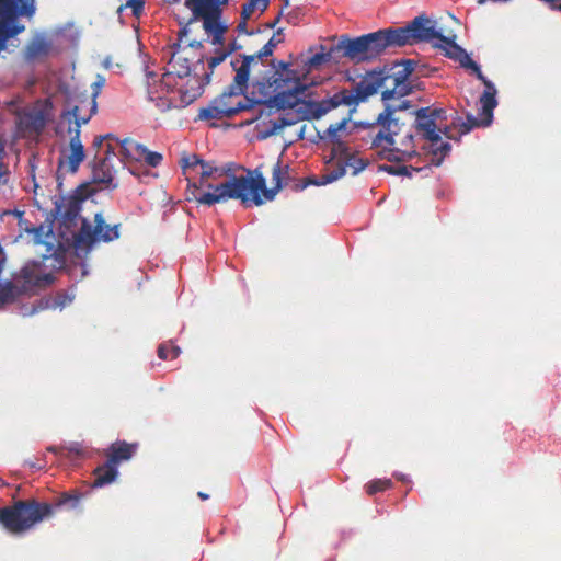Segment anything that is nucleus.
Here are the masks:
<instances>
[{
    "label": "nucleus",
    "instance_id": "b1692460",
    "mask_svg": "<svg viewBox=\"0 0 561 561\" xmlns=\"http://www.w3.org/2000/svg\"><path fill=\"white\" fill-rule=\"evenodd\" d=\"M345 163H343V161H337L336 165L331 171L320 175L319 178L308 176L300 181L299 183L295 184L294 190L302 191L309 185H325L341 179L342 176L345 175Z\"/></svg>",
    "mask_w": 561,
    "mask_h": 561
},
{
    "label": "nucleus",
    "instance_id": "de8ad7c7",
    "mask_svg": "<svg viewBox=\"0 0 561 561\" xmlns=\"http://www.w3.org/2000/svg\"><path fill=\"white\" fill-rule=\"evenodd\" d=\"M428 116L437 124L438 121H445L447 119L446 110L444 108H432L428 107Z\"/></svg>",
    "mask_w": 561,
    "mask_h": 561
},
{
    "label": "nucleus",
    "instance_id": "c9c22d12",
    "mask_svg": "<svg viewBox=\"0 0 561 561\" xmlns=\"http://www.w3.org/2000/svg\"><path fill=\"white\" fill-rule=\"evenodd\" d=\"M228 55H229V53L221 51V53H218L216 56L208 59V67H209L210 71L206 72L204 75V79H203L204 84H208L210 82V77H211L213 70L218 65H220L227 58Z\"/></svg>",
    "mask_w": 561,
    "mask_h": 561
},
{
    "label": "nucleus",
    "instance_id": "5701e85b",
    "mask_svg": "<svg viewBox=\"0 0 561 561\" xmlns=\"http://www.w3.org/2000/svg\"><path fill=\"white\" fill-rule=\"evenodd\" d=\"M345 163H343V161H337L336 165L331 171L320 175L319 178L308 176L300 181L299 183L295 184L294 190L302 191L309 185H325L341 179L342 176L345 175Z\"/></svg>",
    "mask_w": 561,
    "mask_h": 561
},
{
    "label": "nucleus",
    "instance_id": "a19ab883",
    "mask_svg": "<svg viewBox=\"0 0 561 561\" xmlns=\"http://www.w3.org/2000/svg\"><path fill=\"white\" fill-rule=\"evenodd\" d=\"M162 154L156 151L146 150L144 154L142 161H145L148 165L156 168L162 161Z\"/></svg>",
    "mask_w": 561,
    "mask_h": 561
},
{
    "label": "nucleus",
    "instance_id": "37998d69",
    "mask_svg": "<svg viewBox=\"0 0 561 561\" xmlns=\"http://www.w3.org/2000/svg\"><path fill=\"white\" fill-rule=\"evenodd\" d=\"M282 42V39H276L275 38V35L272 36L268 42L259 50V53L261 54V56H264V57H270L273 55L274 53V49L276 48V46Z\"/></svg>",
    "mask_w": 561,
    "mask_h": 561
},
{
    "label": "nucleus",
    "instance_id": "20e7f679",
    "mask_svg": "<svg viewBox=\"0 0 561 561\" xmlns=\"http://www.w3.org/2000/svg\"><path fill=\"white\" fill-rule=\"evenodd\" d=\"M82 497V493L73 490L61 493L51 503L35 499L14 501L12 505L0 507V525L11 534H23L51 517L57 510H81Z\"/></svg>",
    "mask_w": 561,
    "mask_h": 561
},
{
    "label": "nucleus",
    "instance_id": "5fc2aeb1",
    "mask_svg": "<svg viewBox=\"0 0 561 561\" xmlns=\"http://www.w3.org/2000/svg\"><path fill=\"white\" fill-rule=\"evenodd\" d=\"M224 34L225 33H216V34H211L213 35V41L211 43L214 45H222L224 44Z\"/></svg>",
    "mask_w": 561,
    "mask_h": 561
},
{
    "label": "nucleus",
    "instance_id": "1a4fd4ad",
    "mask_svg": "<svg viewBox=\"0 0 561 561\" xmlns=\"http://www.w3.org/2000/svg\"><path fill=\"white\" fill-rule=\"evenodd\" d=\"M389 47L394 46L389 28H383L356 38L342 35L333 50L342 51L343 57L359 64L376 59Z\"/></svg>",
    "mask_w": 561,
    "mask_h": 561
},
{
    "label": "nucleus",
    "instance_id": "a211bd4d",
    "mask_svg": "<svg viewBox=\"0 0 561 561\" xmlns=\"http://www.w3.org/2000/svg\"><path fill=\"white\" fill-rule=\"evenodd\" d=\"M411 116V125L413 131L423 139L428 140L432 145H436L442 140L440 127L428 116V107H421L407 113Z\"/></svg>",
    "mask_w": 561,
    "mask_h": 561
},
{
    "label": "nucleus",
    "instance_id": "6e6552de",
    "mask_svg": "<svg viewBox=\"0 0 561 561\" xmlns=\"http://www.w3.org/2000/svg\"><path fill=\"white\" fill-rule=\"evenodd\" d=\"M245 73V69L241 68L227 89L211 100L206 107L199 110L198 118L202 121L231 118L240 112L250 110L255 101L248 98L240 99L247 91Z\"/></svg>",
    "mask_w": 561,
    "mask_h": 561
},
{
    "label": "nucleus",
    "instance_id": "f3484780",
    "mask_svg": "<svg viewBox=\"0 0 561 561\" xmlns=\"http://www.w3.org/2000/svg\"><path fill=\"white\" fill-rule=\"evenodd\" d=\"M227 0H208L199 2L198 4L187 8L193 14L194 21L197 19L203 20V27L208 34L226 33L227 26L220 22L221 9L220 5Z\"/></svg>",
    "mask_w": 561,
    "mask_h": 561
},
{
    "label": "nucleus",
    "instance_id": "9b49d317",
    "mask_svg": "<svg viewBox=\"0 0 561 561\" xmlns=\"http://www.w3.org/2000/svg\"><path fill=\"white\" fill-rule=\"evenodd\" d=\"M389 32L394 47L420 42L434 44L435 41L445 39V36L436 30L435 22L424 14L414 18L404 27H389Z\"/></svg>",
    "mask_w": 561,
    "mask_h": 561
},
{
    "label": "nucleus",
    "instance_id": "8fccbe9b",
    "mask_svg": "<svg viewBox=\"0 0 561 561\" xmlns=\"http://www.w3.org/2000/svg\"><path fill=\"white\" fill-rule=\"evenodd\" d=\"M125 7H129L135 15H139L144 10V0H126Z\"/></svg>",
    "mask_w": 561,
    "mask_h": 561
},
{
    "label": "nucleus",
    "instance_id": "7ed1b4c3",
    "mask_svg": "<svg viewBox=\"0 0 561 561\" xmlns=\"http://www.w3.org/2000/svg\"><path fill=\"white\" fill-rule=\"evenodd\" d=\"M283 81L284 84L277 80L275 81L274 94L266 100H256V103H270L272 106L285 111L282 115L270 122L272 128L267 131V136L276 134L300 121L318 119L333 110L329 98L321 101L302 100L308 87L301 82L300 75L288 77L287 80Z\"/></svg>",
    "mask_w": 561,
    "mask_h": 561
},
{
    "label": "nucleus",
    "instance_id": "bf43d9fd",
    "mask_svg": "<svg viewBox=\"0 0 561 561\" xmlns=\"http://www.w3.org/2000/svg\"><path fill=\"white\" fill-rule=\"evenodd\" d=\"M280 15H282V13H279V14L275 18V20H273V22L268 23V24H267V26H268L270 28H274V27L276 26V24L279 22V20H280Z\"/></svg>",
    "mask_w": 561,
    "mask_h": 561
},
{
    "label": "nucleus",
    "instance_id": "c85d7f7f",
    "mask_svg": "<svg viewBox=\"0 0 561 561\" xmlns=\"http://www.w3.org/2000/svg\"><path fill=\"white\" fill-rule=\"evenodd\" d=\"M48 301V309L64 308L72 302L73 296L66 291H58L54 297H44Z\"/></svg>",
    "mask_w": 561,
    "mask_h": 561
},
{
    "label": "nucleus",
    "instance_id": "49530a36",
    "mask_svg": "<svg viewBox=\"0 0 561 561\" xmlns=\"http://www.w3.org/2000/svg\"><path fill=\"white\" fill-rule=\"evenodd\" d=\"M457 60L459 61L461 67L466 69H471L472 71L478 70L479 65L474 60H472L466 51Z\"/></svg>",
    "mask_w": 561,
    "mask_h": 561
},
{
    "label": "nucleus",
    "instance_id": "ea45409f",
    "mask_svg": "<svg viewBox=\"0 0 561 561\" xmlns=\"http://www.w3.org/2000/svg\"><path fill=\"white\" fill-rule=\"evenodd\" d=\"M347 124V119H343L339 123L331 124L327 129V135L331 139V141H336L339 139V133L345 128Z\"/></svg>",
    "mask_w": 561,
    "mask_h": 561
},
{
    "label": "nucleus",
    "instance_id": "6ab92c4d",
    "mask_svg": "<svg viewBox=\"0 0 561 561\" xmlns=\"http://www.w3.org/2000/svg\"><path fill=\"white\" fill-rule=\"evenodd\" d=\"M115 156V147L106 144L105 156L100 158L92 169V179L95 183L104 184L106 188H116L117 183L114 182L113 157Z\"/></svg>",
    "mask_w": 561,
    "mask_h": 561
},
{
    "label": "nucleus",
    "instance_id": "473e14b6",
    "mask_svg": "<svg viewBox=\"0 0 561 561\" xmlns=\"http://www.w3.org/2000/svg\"><path fill=\"white\" fill-rule=\"evenodd\" d=\"M385 170L390 174L411 176L412 172L430 171L431 167L425 165L423 168H414L412 165H387L385 167Z\"/></svg>",
    "mask_w": 561,
    "mask_h": 561
},
{
    "label": "nucleus",
    "instance_id": "774afa93",
    "mask_svg": "<svg viewBox=\"0 0 561 561\" xmlns=\"http://www.w3.org/2000/svg\"><path fill=\"white\" fill-rule=\"evenodd\" d=\"M41 229H42V228H36V229H34V231H35L36 233H39Z\"/></svg>",
    "mask_w": 561,
    "mask_h": 561
},
{
    "label": "nucleus",
    "instance_id": "338daca9",
    "mask_svg": "<svg viewBox=\"0 0 561 561\" xmlns=\"http://www.w3.org/2000/svg\"><path fill=\"white\" fill-rule=\"evenodd\" d=\"M61 133H62V131H61V125H60V126H58V128H57V134H61Z\"/></svg>",
    "mask_w": 561,
    "mask_h": 561
},
{
    "label": "nucleus",
    "instance_id": "393cba45",
    "mask_svg": "<svg viewBox=\"0 0 561 561\" xmlns=\"http://www.w3.org/2000/svg\"><path fill=\"white\" fill-rule=\"evenodd\" d=\"M93 477L92 486L102 488L116 480L118 477V469L106 460L103 465L98 466L93 470Z\"/></svg>",
    "mask_w": 561,
    "mask_h": 561
},
{
    "label": "nucleus",
    "instance_id": "680f3d73",
    "mask_svg": "<svg viewBox=\"0 0 561 561\" xmlns=\"http://www.w3.org/2000/svg\"><path fill=\"white\" fill-rule=\"evenodd\" d=\"M197 496H198L201 500H203V501H205V500H207V499L209 497V495H208L207 493H204V492H198V493H197Z\"/></svg>",
    "mask_w": 561,
    "mask_h": 561
},
{
    "label": "nucleus",
    "instance_id": "13d9d810",
    "mask_svg": "<svg viewBox=\"0 0 561 561\" xmlns=\"http://www.w3.org/2000/svg\"><path fill=\"white\" fill-rule=\"evenodd\" d=\"M451 128L446 126L444 129L440 128V135H445L447 138L451 139L453 136H451Z\"/></svg>",
    "mask_w": 561,
    "mask_h": 561
},
{
    "label": "nucleus",
    "instance_id": "2f4dec72",
    "mask_svg": "<svg viewBox=\"0 0 561 561\" xmlns=\"http://www.w3.org/2000/svg\"><path fill=\"white\" fill-rule=\"evenodd\" d=\"M48 309V301L43 298L36 300L32 305H22L20 307L19 313L22 317H31L39 311Z\"/></svg>",
    "mask_w": 561,
    "mask_h": 561
},
{
    "label": "nucleus",
    "instance_id": "0eeeda50",
    "mask_svg": "<svg viewBox=\"0 0 561 561\" xmlns=\"http://www.w3.org/2000/svg\"><path fill=\"white\" fill-rule=\"evenodd\" d=\"M241 59L237 58L231 61V66L233 67L236 75L241 71V68L245 69L247 79H245V89H248L249 81L252 77V84L256 92L261 95L257 100H266L268 96L274 94V88L276 87V80L284 84L283 80H287L288 77L299 76L300 73L289 69V65L284 61H279L278 66L282 71L275 70L273 71L272 77H266L263 75L262 67H265L264 56L257 51L253 55H241ZM253 94L255 91L252 92Z\"/></svg>",
    "mask_w": 561,
    "mask_h": 561
},
{
    "label": "nucleus",
    "instance_id": "f03ea898",
    "mask_svg": "<svg viewBox=\"0 0 561 561\" xmlns=\"http://www.w3.org/2000/svg\"><path fill=\"white\" fill-rule=\"evenodd\" d=\"M414 66L415 62L408 59L390 68L369 71L356 83L354 91L344 89L329 98V102L333 110L340 105L352 106L365 101L379 90L382 100L387 103L391 100L402 101L403 96L412 92L409 78L414 71Z\"/></svg>",
    "mask_w": 561,
    "mask_h": 561
},
{
    "label": "nucleus",
    "instance_id": "a18cd8bd",
    "mask_svg": "<svg viewBox=\"0 0 561 561\" xmlns=\"http://www.w3.org/2000/svg\"><path fill=\"white\" fill-rule=\"evenodd\" d=\"M4 156H5V148L0 150V185L7 184L8 180H9V169L2 162Z\"/></svg>",
    "mask_w": 561,
    "mask_h": 561
},
{
    "label": "nucleus",
    "instance_id": "603ef678",
    "mask_svg": "<svg viewBox=\"0 0 561 561\" xmlns=\"http://www.w3.org/2000/svg\"><path fill=\"white\" fill-rule=\"evenodd\" d=\"M65 450H67L69 454H73L76 456L82 455V448L78 443H72L69 446L65 447Z\"/></svg>",
    "mask_w": 561,
    "mask_h": 561
},
{
    "label": "nucleus",
    "instance_id": "e2e57ef3",
    "mask_svg": "<svg viewBox=\"0 0 561 561\" xmlns=\"http://www.w3.org/2000/svg\"><path fill=\"white\" fill-rule=\"evenodd\" d=\"M268 1L270 0H260L261 5H262V8H261L262 11L266 10V8L268 5Z\"/></svg>",
    "mask_w": 561,
    "mask_h": 561
},
{
    "label": "nucleus",
    "instance_id": "423d86ee",
    "mask_svg": "<svg viewBox=\"0 0 561 561\" xmlns=\"http://www.w3.org/2000/svg\"><path fill=\"white\" fill-rule=\"evenodd\" d=\"M201 173L197 183H190L186 188V199L197 205L214 206L215 204L226 203L229 199L238 197L227 196L228 188L234 183L236 179H244L243 175H231L228 180L218 181L227 174V170L216 167L213 162L202 160Z\"/></svg>",
    "mask_w": 561,
    "mask_h": 561
},
{
    "label": "nucleus",
    "instance_id": "4be33fe9",
    "mask_svg": "<svg viewBox=\"0 0 561 561\" xmlns=\"http://www.w3.org/2000/svg\"><path fill=\"white\" fill-rule=\"evenodd\" d=\"M473 73L485 85V90L482 93V95L480 96L479 102L483 108V114L485 116V123L491 124L492 118H493V111L497 105V101L495 98L496 89H495L494 84L482 73L480 67H478V70H474Z\"/></svg>",
    "mask_w": 561,
    "mask_h": 561
},
{
    "label": "nucleus",
    "instance_id": "6e6d98bb",
    "mask_svg": "<svg viewBox=\"0 0 561 561\" xmlns=\"http://www.w3.org/2000/svg\"><path fill=\"white\" fill-rule=\"evenodd\" d=\"M41 44H33L28 47V51L31 56H36L41 51Z\"/></svg>",
    "mask_w": 561,
    "mask_h": 561
},
{
    "label": "nucleus",
    "instance_id": "2eb2a0df",
    "mask_svg": "<svg viewBox=\"0 0 561 561\" xmlns=\"http://www.w3.org/2000/svg\"><path fill=\"white\" fill-rule=\"evenodd\" d=\"M50 103L36 102L32 107L16 112V128L22 136H38L46 127Z\"/></svg>",
    "mask_w": 561,
    "mask_h": 561
},
{
    "label": "nucleus",
    "instance_id": "aec40b11",
    "mask_svg": "<svg viewBox=\"0 0 561 561\" xmlns=\"http://www.w3.org/2000/svg\"><path fill=\"white\" fill-rule=\"evenodd\" d=\"M193 46V44H190L188 47H182L179 42L172 45V53L168 62L169 73H173L179 78H185L191 75L192 58L190 55Z\"/></svg>",
    "mask_w": 561,
    "mask_h": 561
},
{
    "label": "nucleus",
    "instance_id": "72a5a7b5",
    "mask_svg": "<svg viewBox=\"0 0 561 561\" xmlns=\"http://www.w3.org/2000/svg\"><path fill=\"white\" fill-rule=\"evenodd\" d=\"M157 353L160 359L168 360L175 359L180 355L181 350L172 343H162L159 345Z\"/></svg>",
    "mask_w": 561,
    "mask_h": 561
},
{
    "label": "nucleus",
    "instance_id": "ddd939ff",
    "mask_svg": "<svg viewBox=\"0 0 561 561\" xmlns=\"http://www.w3.org/2000/svg\"><path fill=\"white\" fill-rule=\"evenodd\" d=\"M65 105L66 108L60 114L61 124L67 123V127L78 124L79 130L98 112V102L87 91H68Z\"/></svg>",
    "mask_w": 561,
    "mask_h": 561
},
{
    "label": "nucleus",
    "instance_id": "dca6fc26",
    "mask_svg": "<svg viewBox=\"0 0 561 561\" xmlns=\"http://www.w3.org/2000/svg\"><path fill=\"white\" fill-rule=\"evenodd\" d=\"M66 133L69 137V142L66 148L60 150L58 172L76 173L85 159V150L80 139L81 130L78 129L77 124L67 127Z\"/></svg>",
    "mask_w": 561,
    "mask_h": 561
},
{
    "label": "nucleus",
    "instance_id": "412c9836",
    "mask_svg": "<svg viewBox=\"0 0 561 561\" xmlns=\"http://www.w3.org/2000/svg\"><path fill=\"white\" fill-rule=\"evenodd\" d=\"M137 449V443H127L126 440L117 439L105 450L106 460L117 468L122 462L130 460Z\"/></svg>",
    "mask_w": 561,
    "mask_h": 561
},
{
    "label": "nucleus",
    "instance_id": "c03bdc74",
    "mask_svg": "<svg viewBox=\"0 0 561 561\" xmlns=\"http://www.w3.org/2000/svg\"><path fill=\"white\" fill-rule=\"evenodd\" d=\"M259 4H261L260 0H249L248 3L243 4L241 19L249 20Z\"/></svg>",
    "mask_w": 561,
    "mask_h": 561
},
{
    "label": "nucleus",
    "instance_id": "bb28decb",
    "mask_svg": "<svg viewBox=\"0 0 561 561\" xmlns=\"http://www.w3.org/2000/svg\"><path fill=\"white\" fill-rule=\"evenodd\" d=\"M440 43H434V47L444 48L446 56L457 60L462 56L465 49L457 45L453 39L445 36V39H439Z\"/></svg>",
    "mask_w": 561,
    "mask_h": 561
},
{
    "label": "nucleus",
    "instance_id": "f257e3e1",
    "mask_svg": "<svg viewBox=\"0 0 561 561\" xmlns=\"http://www.w3.org/2000/svg\"><path fill=\"white\" fill-rule=\"evenodd\" d=\"M410 102L386 103L385 108L369 125L371 148L380 149L383 159L390 162H403L417 154L414 131L405 110Z\"/></svg>",
    "mask_w": 561,
    "mask_h": 561
},
{
    "label": "nucleus",
    "instance_id": "09e8293b",
    "mask_svg": "<svg viewBox=\"0 0 561 561\" xmlns=\"http://www.w3.org/2000/svg\"><path fill=\"white\" fill-rule=\"evenodd\" d=\"M105 84V78L103 76H98L96 80L92 83V92L89 94L91 98H94L96 101L102 88Z\"/></svg>",
    "mask_w": 561,
    "mask_h": 561
},
{
    "label": "nucleus",
    "instance_id": "69168bd1",
    "mask_svg": "<svg viewBox=\"0 0 561 561\" xmlns=\"http://www.w3.org/2000/svg\"><path fill=\"white\" fill-rule=\"evenodd\" d=\"M284 2V5L287 7L289 3V0H282Z\"/></svg>",
    "mask_w": 561,
    "mask_h": 561
},
{
    "label": "nucleus",
    "instance_id": "4c0bfd02",
    "mask_svg": "<svg viewBox=\"0 0 561 561\" xmlns=\"http://www.w3.org/2000/svg\"><path fill=\"white\" fill-rule=\"evenodd\" d=\"M343 163H345V168L350 167L353 170V175H356L362 170L365 169L366 163L362 160L356 158L354 154H350L347 158L343 160Z\"/></svg>",
    "mask_w": 561,
    "mask_h": 561
},
{
    "label": "nucleus",
    "instance_id": "e433bc0d",
    "mask_svg": "<svg viewBox=\"0 0 561 561\" xmlns=\"http://www.w3.org/2000/svg\"><path fill=\"white\" fill-rule=\"evenodd\" d=\"M332 154L337 161H343L351 152L348 147L341 140L333 141Z\"/></svg>",
    "mask_w": 561,
    "mask_h": 561
},
{
    "label": "nucleus",
    "instance_id": "79ce46f5",
    "mask_svg": "<svg viewBox=\"0 0 561 561\" xmlns=\"http://www.w3.org/2000/svg\"><path fill=\"white\" fill-rule=\"evenodd\" d=\"M451 147L448 142H442L439 146L433 149L432 153L434 157H438L435 165H439L443 159L449 153Z\"/></svg>",
    "mask_w": 561,
    "mask_h": 561
},
{
    "label": "nucleus",
    "instance_id": "f704fd0d",
    "mask_svg": "<svg viewBox=\"0 0 561 561\" xmlns=\"http://www.w3.org/2000/svg\"><path fill=\"white\" fill-rule=\"evenodd\" d=\"M490 124L485 123V116L483 114V108L481 107L479 112V117H474L473 115H467V122L461 125V133H469L473 127L480 126H489Z\"/></svg>",
    "mask_w": 561,
    "mask_h": 561
},
{
    "label": "nucleus",
    "instance_id": "a878e982",
    "mask_svg": "<svg viewBox=\"0 0 561 561\" xmlns=\"http://www.w3.org/2000/svg\"><path fill=\"white\" fill-rule=\"evenodd\" d=\"M116 146L121 147V152L123 157L127 160L133 161H142L145 151L147 148L129 138H125L123 140L115 139Z\"/></svg>",
    "mask_w": 561,
    "mask_h": 561
},
{
    "label": "nucleus",
    "instance_id": "7c9ffc66",
    "mask_svg": "<svg viewBox=\"0 0 561 561\" xmlns=\"http://www.w3.org/2000/svg\"><path fill=\"white\" fill-rule=\"evenodd\" d=\"M392 486L390 479H375L366 483L365 489L368 495H375L376 493L386 491Z\"/></svg>",
    "mask_w": 561,
    "mask_h": 561
},
{
    "label": "nucleus",
    "instance_id": "c756f323",
    "mask_svg": "<svg viewBox=\"0 0 561 561\" xmlns=\"http://www.w3.org/2000/svg\"><path fill=\"white\" fill-rule=\"evenodd\" d=\"M339 53L337 50H333V47L330 48L328 53H317L309 57L307 60L304 61L305 66H307L309 69L317 68L321 66L322 64L331 60L333 58V54Z\"/></svg>",
    "mask_w": 561,
    "mask_h": 561
},
{
    "label": "nucleus",
    "instance_id": "052dcab7",
    "mask_svg": "<svg viewBox=\"0 0 561 561\" xmlns=\"http://www.w3.org/2000/svg\"><path fill=\"white\" fill-rule=\"evenodd\" d=\"M552 10L561 11V0H553Z\"/></svg>",
    "mask_w": 561,
    "mask_h": 561
},
{
    "label": "nucleus",
    "instance_id": "58836bf2",
    "mask_svg": "<svg viewBox=\"0 0 561 561\" xmlns=\"http://www.w3.org/2000/svg\"><path fill=\"white\" fill-rule=\"evenodd\" d=\"M202 160L203 159H201L197 154H186L181 158V167L185 172L186 169H195L196 167H199Z\"/></svg>",
    "mask_w": 561,
    "mask_h": 561
},
{
    "label": "nucleus",
    "instance_id": "39448f33",
    "mask_svg": "<svg viewBox=\"0 0 561 561\" xmlns=\"http://www.w3.org/2000/svg\"><path fill=\"white\" fill-rule=\"evenodd\" d=\"M289 179V167L277 161L272 170L273 187L267 188L262 165H259L248 169L244 179H236L230 187L227 186V196L238 197L244 207L261 206L265 201H273Z\"/></svg>",
    "mask_w": 561,
    "mask_h": 561
},
{
    "label": "nucleus",
    "instance_id": "4d7b16f0",
    "mask_svg": "<svg viewBox=\"0 0 561 561\" xmlns=\"http://www.w3.org/2000/svg\"><path fill=\"white\" fill-rule=\"evenodd\" d=\"M65 450V447H57V446H49L47 447V451L54 453L56 455H62V451Z\"/></svg>",
    "mask_w": 561,
    "mask_h": 561
},
{
    "label": "nucleus",
    "instance_id": "9d476101",
    "mask_svg": "<svg viewBox=\"0 0 561 561\" xmlns=\"http://www.w3.org/2000/svg\"><path fill=\"white\" fill-rule=\"evenodd\" d=\"M36 12V0H0V53L11 38L25 32L22 20L32 21Z\"/></svg>",
    "mask_w": 561,
    "mask_h": 561
},
{
    "label": "nucleus",
    "instance_id": "cd10ccee",
    "mask_svg": "<svg viewBox=\"0 0 561 561\" xmlns=\"http://www.w3.org/2000/svg\"><path fill=\"white\" fill-rule=\"evenodd\" d=\"M80 199L77 197H71L68 201V205L65 204L57 205V213L65 217L68 220H72L78 216L80 209Z\"/></svg>",
    "mask_w": 561,
    "mask_h": 561
},
{
    "label": "nucleus",
    "instance_id": "4468645a",
    "mask_svg": "<svg viewBox=\"0 0 561 561\" xmlns=\"http://www.w3.org/2000/svg\"><path fill=\"white\" fill-rule=\"evenodd\" d=\"M121 225L106 224L102 214L94 215L93 225L83 221L76 240L79 244L92 245L96 242H111L119 238Z\"/></svg>",
    "mask_w": 561,
    "mask_h": 561
},
{
    "label": "nucleus",
    "instance_id": "3c124183",
    "mask_svg": "<svg viewBox=\"0 0 561 561\" xmlns=\"http://www.w3.org/2000/svg\"><path fill=\"white\" fill-rule=\"evenodd\" d=\"M115 139L116 138H114L113 135H111V134H107L105 136H98L93 140V147L99 150L101 147H103L105 140H115Z\"/></svg>",
    "mask_w": 561,
    "mask_h": 561
},
{
    "label": "nucleus",
    "instance_id": "864d4df0",
    "mask_svg": "<svg viewBox=\"0 0 561 561\" xmlns=\"http://www.w3.org/2000/svg\"><path fill=\"white\" fill-rule=\"evenodd\" d=\"M237 31H238L239 33L250 34V33L248 32V20H243V19H241V21H240V22L238 23V25H237Z\"/></svg>",
    "mask_w": 561,
    "mask_h": 561
},
{
    "label": "nucleus",
    "instance_id": "0e129e2a",
    "mask_svg": "<svg viewBox=\"0 0 561 561\" xmlns=\"http://www.w3.org/2000/svg\"><path fill=\"white\" fill-rule=\"evenodd\" d=\"M185 34H186V28L181 30L179 33L180 36L185 35Z\"/></svg>",
    "mask_w": 561,
    "mask_h": 561
},
{
    "label": "nucleus",
    "instance_id": "f8f14e48",
    "mask_svg": "<svg viewBox=\"0 0 561 561\" xmlns=\"http://www.w3.org/2000/svg\"><path fill=\"white\" fill-rule=\"evenodd\" d=\"M54 276L46 272L43 262L27 261L19 270L12 273L11 282L15 283L16 290L11 294L12 302L24 294H35L39 289L47 288L54 283Z\"/></svg>",
    "mask_w": 561,
    "mask_h": 561
}]
</instances>
